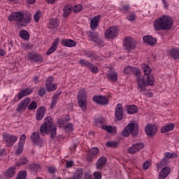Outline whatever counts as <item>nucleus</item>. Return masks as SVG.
Listing matches in <instances>:
<instances>
[{"label": "nucleus", "instance_id": "nucleus-35", "mask_svg": "<svg viewBox=\"0 0 179 179\" xmlns=\"http://www.w3.org/2000/svg\"><path fill=\"white\" fill-rule=\"evenodd\" d=\"M15 170H16V168L15 167H10V169H8L5 174L6 177L7 178H12V177H13L15 174H16Z\"/></svg>", "mask_w": 179, "mask_h": 179}, {"label": "nucleus", "instance_id": "nucleus-37", "mask_svg": "<svg viewBox=\"0 0 179 179\" xmlns=\"http://www.w3.org/2000/svg\"><path fill=\"white\" fill-rule=\"evenodd\" d=\"M64 129L66 134H71L74 129L73 124L71 123H67L66 126H64Z\"/></svg>", "mask_w": 179, "mask_h": 179}, {"label": "nucleus", "instance_id": "nucleus-17", "mask_svg": "<svg viewBox=\"0 0 179 179\" xmlns=\"http://www.w3.org/2000/svg\"><path fill=\"white\" fill-rule=\"evenodd\" d=\"M94 101L101 106H106L108 104V99L106 96H95L93 97Z\"/></svg>", "mask_w": 179, "mask_h": 179}, {"label": "nucleus", "instance_id": "nucleus-21", "mask_svg": "<svg viewBox=\"0 0 179 179\" xmlns=\"http://www.w3.org/2000/svg\"><path fill=\"white\" fill-rule=\"evenodd\" d=\"M101 17L100 15H96L92 18L90 23L92 30H96V29H97V26H99V22H100Z\"/></svg>", "mask_w": 179, "mask_h": 179}, {"label": "nucleus", "instance_id": "nucleus-61", "mask_svg": "<svg viewBox=\"0 0 179 179\" xmlns=\"http://www.w3.org/2000/svg\"><path fill=\"white\" fill-rule=\"evenodd\" d=\"M73 166V161H67L66 162V167H72Z\"/></svg>", "mask_w": 179, "mask_h": 179}, {"label": "nucleus", "instance_id": "nucleus-58", "mask_svg": "<svg viewBox=\"0 0 179 179\" xmlns=\"http://www.w3.org/2000/svg\"><path fill=\"white\" fill-rule=\"evenodd\" d=\"M136 17V16L135 15V14L134 13H131L128 17L127 19L128 20L132 21V20H135V18Z\"/></svg>", "mask_w": 179, "mask_h": 179}, {"label": "nucleus", "instance_id": "nucleus-46", "mask_svg": "<svg viewBox=\"0 0 179 179\" xmlns=\"http://www.w3.org/2000/svg\"><path fill=\"white\" fill-rule=\"evenodd\" d=\"M26 163H27V158L24 157V158H21L19 160V162H17L16 164L17 166H22V164H26Z\"/></svg>", "mask_w": 179, "mask_h": 179}, {"label": "nucleus", "instance_id": "nucleus-20", "mask_svg": "<svg viewBox=\"0 0 179 179\" xmlns=\"http://www.w3.org/2000/svg\"><path fill=\"white\" fill-rule=\"evenodd\" d=\"M143 41L145 44H148V45H155L157 43L156 38H152V36H143Z\"/></svg>", "mask_w": 179, "mask_h": 179}, {"label": "nucleus", "instance_id": "nucleus-30", "mask_svg": "<svg viewBox=\"0 0 179 179\" xmlns=\"http://www.w3.org/2000/svg\"><path fill=\"white\" fill-rule=\"evenodd\" d=\"M78 106L83 111H86V108H87V99H78Z\"/></svg>", "mask_w": 179, "mask_h": 179}, {"label": "nucleus", "instance_id": "nucleus-27", "mask_svg": "<svg viewBox=\"0 0 179 179\" xmlns=\"http://www.w3.org/2000/svg\"><path fill=\"white\" fill-rule=\"evenodd\" d=\"M77 99L78 100H87V91L85 89H81L78 92Z\"/></svg>", "mask_w": 179, "mask_h": 179}, {"label": "nucleus", "instance_id": "nucleus-25", "mask_svg": "<svg viewBox=\"0 0 179 179\" xmlns=\"http://www.w3.org/2000/svg\"><path fill=\"white\" fill-rule=\"evenodd\" d=\"M106 163H107V159L106 157H102L99 158L96 163V169L97 170H102V169L106 166Z\"/></svg>", "mask_w": 179, "mask_h": 179}, {"label": "nucleus", "instance_id": "nucleus-56", "mask_svg": "<svg viewBox=\"0 0 179 179\" xmlns=\"http://www.w3.org/2000/svg\"><path fill=\"white\" fill-rule=\"evenodd\" d=\"M37 54L36 53H29L28 55V58L31 60V61H34V59L36 58V55Z\"/></svg>", "mask_w": 179, "mask_h": 179}, {"label": "nucleus", "instance_id": "nucleus-57", "mask_svg": "<svg viewBox=\"0 0 179 179\" xmlns=\"http://www.w3.org/2000/svg\"><path fill=\"white\" fill-rule=\"evenodd\" d=\"M120 10L121 12H122V13H125V12H127V10H129V6H124L121 8Z\"/></svg>", "mask_w": 179, "mask_h": 179}, {"label": "nucleus", "instance_id": "nucleus-6", "mask_svg": "<svg viewBox=\"0 0 179 179\" xmlns=\"http://www.w3.org/2000/svg\"><path fill=\"white\" fill-rule=\"evenodd\" d=\"M120 29L117 27H110L105 32V37L106 38H114L117 37Z\"/></svg>", "mask_w": 179, "mask_h": 179}, {"label": "nucleus", "instance_id": "nucleus-12", "mask_svg": "<svg viewBox=\"0 0 179 179\" xmlns=\"http://www.w3.org/2000/svg\"><path fill=\"white\" fill-rule=\"evenodd\" d=\"M3 136L4 138V141L6 142L8 146L13 145V143L17 141V136H11L10 134H5L3 135Z\"/></svg>", "mask_w": 179, "mask_h": 179}, {"label": "nucleus", "instance_id": "nucleus-9", "mask_svg": "<svg viewBox=\"0 0 179 179\" xmlns=\"http://www.w3.org/2000/svg\"><path fill=\"white\" fill-rule=\"evenodd\" d=\"M115 115L116 119L119 121H121L122 118H124V108L121 103H118L116 105Z\"/></svg>", "mask_w": 179, "mask_h": 179}, {"label": "nucleus", "instance_id": "nucleus-47", "mask_svg": "<svg viewBox=\"0 0 179 179\" xmlns=\"http://www.w3.org/2000/svg\"><path fill=\"white\" fill-rule=\"evenodd\" d=\"M169 162H167V159H164L161 162L157 165L158 169H161L163 166H167Z\"/></svg>", "mask_w": 179, "mask_h": 179}, {"label": "nucleus", "instance_id": "nucleus-16", "mask_svg": "<svg viewBox=\"0 0 179 179\" xmlns=\"http://www.w3.org/2000/svg\"><path fill=\"white\" fill-rule=\"evenodd\" d=\"M30 100V98H26L25 99H24L17 108V111L18 113H22V111H24V110H26V108H27V106H29Z\"/></svg>", "mask_w": 179, "mask_h": 179}, {"label": "nucleus", "instance_id": "nucleus-52", "mask_svg": "<svg viewBox=\"0 0 179 179\" xmlns=\"http://www.w3.org/2000/svg\"><path fill=\"white\" fill-rule=\"evenodd\" d=\"M23 145L22 144H19L17 151H16V154L17 155H20V153H22L23 152Z\"/></svg>", "mask_w": 179, "mask_h": 179}, {"label": "nucleus", "instance_id": "nucleus-64", "mask_svg": "<svg viewBox=\"0 0 179 179\" xmlns=\"http://www.w3.org/2000/svg\"><path fill=\"white\" fill-rule=\"evenodd\" d=\"M85 179H92V174L90 173H85Z\"/></svg>", "mask_w": 179, "mask_h": 179}, {"label": "nucleus", "instance_id": "nucleus-3", "mask_svg": "<svg viewBox=\"0 0 179 179\" xmlns=\"http://www.w3.org/2000/svg\"><path fill=\"white\" fill-rule=\"evenodd\" d=\"M41 133L42 135L51 134V138L57 136V125L52 124L51 117L45 118V122L41 126Z\"/></svg>", "mask_w": 179, "mask_h": 179}, {"label": "nucleus", "instance_id": "nucleus-62", "mask_svg": "<svg viewBox=\"0 0 179 179\" xmlns=\"http://www.w3.org/2000/svg\"><path fill=\"white\" fill-rule=\"evenodd\" d=\"M39 94H40V96H44V94H45V90H44V89L40 90Z\"/></svg>", "mask_w": 179, "mask_h": 179}, {"label": "nucleus", "instance_id": "nucleus-39", "mask_svg": "<svg viewBox=\"0 0 179 179\" xmlns=\"http://www.w3.org/2000/svg\"><path fill=\"white\" fill-rule=\"evenodd\" d=\"M27 177V172L26 171H21L18 173V176L16 179H26Z\"/></svg>", "mask_w": 179, "mask_h": 179}, {"label": "nucleus", "instance_id": "nucleus-7", "mask_svg": "<svg viewBox=\"0 0 179 179\" xmlns=\"http://www.w3.org/2000/svg\"><path fill=\"white\" fill-rule=\"evenodd\" d=\"M143 148H145V145L143 143H138L129 148L127 149V152L129 153V155H134L137 152H139V150H141V149H143Z\"/></svg>", "mask_w": 179, "mask_h": 179}, {"label": "nucleus", "instance_id": "nucleus-22", "mask_svg": "<svg viewBox=\"0 0 179 179\" xmlns=\"http://www.w3.org/2000/svg\"><path fill=\"white\" fill-rule=\"evenodd\" d=\"M62 45L69 48L76 47V41L71 39H63L62 41Z\"/></svg>", "mask_w": 179, "mask_h": 179}, {"label": "nucleus", "instance_id": "nucleus-42", "mask_svg": "<svg viewBox=\"0 0 179 179\" xmlns=\"http://www.w3.org/2000/svg\"><path fill=\"white\" fill-rule=\"evenodd\" d=\"M164 156L166 159H176L177 157V154L171 152H165Z\"/></svg>", "mask_w": 179, "mask_h": 179}, {"label": "nucleus", "instance_id": "nucleus-24", "mask_svg": "<svg viewBox=\"0 0 179 179\" xmlns=\"http://www.w3.org/2000/svg\"><path fill=\"white\" fill-rule=\"evenodd\" d=\"M174 127H176L174 123H169L161 129V132L162 134H166V132H170V131H173L174 129Z\"/></svg>", "mask_w": 179, "mask_h": 179}, {"label": "nucleus", "instance_id": "nucleus-26", "mask_svg": "<svg viewBox=\"0 0 179 179\" xmlns=\"http://www.w3.org/2000/svg\"><path fill=\"white\" fill-rule=\"evenodd\" d=\"M32 92L33 89L31 88H27L25 90H23L18 94V99H23V97H25V96H29V94H31Z\"/></svg>", "mask_w": 179, "mask_h": 179}, {"label": "nucleus", "instance_id": "nucleus-55", "mask_svg": "<svg viewBox=\"0 0 179 179\" xmlns=\"http://www.w3.org/2000/svg\"><path fill=\"white\" fill-rule=\"evenodd\" d=\"M94 179H101V173H100V172L96 171L94 173Z\"/></svg>", "mask_w": 179, "mask_h": 179}, {"label": "nucleus", "instance_id": "nucleus-51", "mask_svg": "<svg viewBox=\"0 0 179 179\" xmlns=\"http://www.w3.org/2000/svg\"><path fill=\"white\" fill-rule=\"evenodd\" d=\"M25 142H26V135L22 134L20 138L19 144L24 145Z\"/></svg>", "mask_w": 179, "mask_h": 179}, {"label": "nucleus", "instance_id": "nucleus-10", "mask_svg": "<svg viewBox=\"0 0 179 179\" xmlns=\"http://www.w3.org/2000/svg\"><path fill=\"white\" fill-rule=\"evenodd\" d=\"M52 82H54V78L52 76L46 80L45 86L48 92H54V90H57V83Z\"/></svg>", "mask_w": 179, "mask_h": 179}, {"label": "nucleus", "instance_id": "nucleus-36", "mask_svg": "<svg viewBox=\"0 0 179 179\" xmlns=\"http://www.w3.org/2000/svg\"><path fill=\"white\" fill-rule=\"evenodd\" d=\"M19 36L23 40H29L30 38V35L29 32L26 30H22L19 32Z\"/></svg>", "mask_w": 179, "mask_h": 179}, {"label": "nucleus", "instance_id": "nucleus-34", "mask_svg": "<svg viewBox=\"0 0 179 179\" xmlns=\"http://www.w3.org/2000/svg\"><path fill=\"white\" fill-rule=\"evenodd\" d=\"M73 10V8L72 6L70 4H68L66 6H65V7L64 8V17H68V16L69 15H71V13Z\"/></svg>", "mask_w": 179, "mask_h": 179}, {"label": "nucleus", "instance_id": "nucleus-59", "mask_svg": "<svg viewBox=\"0 0 179 179\" xmlns=\"http://www.w3.org/2000/svg\"><path fill=\"white\" fill-rule=\"evenodd\" d=\"M48 171L50 173H52V174H54V173H57V169H55V167L50 166L48 169Z\"/></svg>", "mask_w": 179, "mask_h": 179}, {"label": "nucleus", "instance_id": "nucleus-41", "mask_svg": "<svg viewBox=\"0 0 179 179\" xmlns=\"http://www.w3.org/2000/svg\"><path fill=\"white\" fill-rule=\"evenodd\" d=\"M88 69L92 73H97L99 72V68L92 64H90V66H88Z\"/></svg>", "mask_w": 179, "mask_h": 179}, {"label": "nucleus", "instance_id": "nucleus-38", "mask_svg": "<svg viewBox=\"0 0 179 179\" xmlns=\"http://www.w3.org/2000/svg\"><path fill=\"white\" fill-rule=\"evenodd\" d=\"M108 78L110 80L115 81L117 80V79H118V75L117 74V73L112 71L108 74Z\"/></svg>", "mask_w": 179, "mask_h": 179}, {"label": "nucleus", "instance_id": "nucleus-48", "mask_svg": "<svg viewBox=\"0 0 179 179\" xmlns=\"http://www.w3.org/2000/svg\"><path fill=\"white\" fill-rule=\"evenodd\" d=\"M80 64L81 66L84 65V66H86L87 68H89L91 63L85 60V59H80Z\"/></svg>", "mask_w": 179, "mask_h": 179}, {"label": "nucleus", "instance_id": "nucleus-53", "mask_svg": "<svg viewBox=\"0 0 179 179\" xmlns=\"http://www.w3.org/2000/svg\"><path fill=\"white\" fill-rule=\"evenodd\" d=\"M34 61L35 62H41V61H43V57H41V55H36L35 56V59H34Z\"/></svg>", "mask_w": 179, "mask_h": 179}, {"label": "nucleus", "instance_id": "nucleus-19", "mask_svg": "<svg viewBox=\"0 0 179 179\" xmlns=\"http://www.w3.org/2000/svg\"><path fill=\"white\" fill-rule=\"evenodd\" d=\"M170 171H171L170 167H169V166L164 167L160 171L158 178L159 179L167 178L169 174H170Z\"/></svg>", "mask_w": 179, "mask_h": 179}, {"label": "nucleus", "instance_id": "nucleus-11", "mask_svg": "<svg viewBox=\"0 0 179 179\" xmlns=\"http://www.w3.org/2000/svg\"><path fill=\"white\" fill-rule=\"evenodd\" d=\"M136 43L133 38L127 37L124 40V47L128 51H131V50H134L135 48Z\"/></svg>", "mask_w": 179, "mask_h": 179}, {"label": "nucleus", "instance_id": "nucleus-54", "mask_svg": "<svg viewBox=\"0 0 179 179\" xmlns=\"http://www.w3.org/2000/svg\"><path fill=\"white\" fill-rule=\"evenodd\" d=\"M57 96H55L52 100V103L50 105L51 108L55 107V104H57Z\"/></svg>", "mask_w": 179, "mask_h": 179}, {"label": "nucleus", "instance_id": "nucleus-23", "mask_svg": "<svg viewBox=\"0 0 179 179\" xmlns=\"http://www.w3.org/2000/svg\"><path fill=\"white\" fill-rule=\"evenodd\" d=\"M99 154V148H92L87 156V162H92L93 157Z\"/></svg>", "mask_w": 179, "mask_h": 179}, {"label": "nucleus", "instance_id": "nucleus-28", "mask_svg": "<svg viewBox=\"0 0 179 179\" xmlns=\"http://www.w3.org/2000/svg\"><path fill=\"white\" fill-rule=\"evenodd\" d=\"M102 129H104V131H106V132H108V134H117L116 127L103 125Z\"/></svg>", "mask_w": 179, "mask_h": 179}, {"label": "nucleus", "instance_id": "nucleus-2", "mask_svg": "<svg viewBox=\"0 0 179 179\" xmlns=\"http://www.w3.org/2000/svg\"><path fill=\"white\" fill-rule=\"evenodd\" d=\"M173 26V18L169 15H162L154 22L155 30H169Z\"/></svg>", "mask_w": 179, "mask_h": 179}, {"label": "nucleus", "instance_id": "nucleus-18", "mask_svg": "<svg viewBox=\"0 0 179 179\" xmlns=\"http://www.w3.org/2000/svg\"><path fill=\"white\" fill-rule=\"evenodd\" d=\"M58 44H59V38H57L55 40L52 46L48 50L46 55H51L52 52H55L57 48H58Z\"/></svg>", "mask_w": 179, "mask_h": 179}, {"label": "nucleus", "instance_id": "nucleus-60", "mask_svg": "<svg viewBox=\"0 0 179 179\" xmlns=\"http://www.w3.org/2000/svg\"><path fill=\"white\" fill-rule=\"evenodd\" d=\"M31 166V170H37V169H40V166L38 165L32 164Z\"/></svg>", "mask_w": 179, "mask_h": 179}, {"label": "nucleus", "instance_id": "nucleus-4", "mask_svg": "<svg viewBox=\"0 0 179 179\" xmlns=\"http://www.w3.org/2000/svg\"><path fill=\"white\" fill-rule=\"evenodd\" d=\"M138 89L140 92H145L146 86H153L155 83V78L153 76H139L136 78Z\"/></svg>", "mask_w": 179, "mask_h": 179}, {"label": "nucleus", "instance_id": "nucleus-1", "mask_svg": "<svg viewBox=\"0 0 179 179\" xmlns=\"http://www.w3.org/2000/svg\"><path fill=\"white\" fill-rule=\"evenodd\" d=\"M8 19L10 22L15 20L20 23L21 26H27L31 22V14L23 12L13 13L8 15Z\"/></svg>", "mask_w": 179, "mask_h": 179}, {"label": "nucleus", "instance_id": "nucleus-14", "mask_svg": "<svg viewBox=\"0 0 179 179\" xmlns=\"http://www.w3.org/2000/svg\"><path fill=\"white\" fill-rule=\"evenodd\" d=\"M31 139L34 142L35 145H38V146H43L44 141L43 139L40 138V135L37 132H34L31 136Z\"/></svg>", "mask_w": 179, "mask_h": 179}, {"label": "nucleus", "instance_id": "nucleus-31", "mask_svg": "<svg viewBox=\"0 0 179 179\" xmlns=\"http://www.w3.org/2000/svg\"><path fill=\"white\" fill-rule=\"evenodd\" d=\"M169 54L174 59H179V48L171 49L169 50Z\"/></svg>", "mask_w": 179, "mask_h": 179}, {"label": "nucleus", "instance_id": "nucleus-8", "mask_svg": "<svg viewBox=\"0 0 179 179\" xmlns=\"http://www.w3.org/2000/svg\"><path fill=\"white\" fill-rule=\"evenodd\" d=\"M145 134L148 136H155L157 132V127L155 124H148L145 128Z\"/></svg>", "mask_w": 179, "mask_h": 179}, {"label": "nucleus", "instance_id": "nucleus-44", "mask_svg": "<svg viewBox=\"0 0 179 179\" xmlns=\"http://www.w3.org/2000/svg\"><path fill=\"white\" fill-rule=\"evenodd\" d=\"M37 108V102L31 101L28 106L29 110H36Z\"/></svg>", "mask_w": 179, "mask_h": 179}, {"label": "nucleus", "instance_id": "nucleus-29", "mask_svg": "<svg viewBox=\"0 0 179 179\" xmlns=\"http://www.w3.org/2000/svg\"><path fill=\"white\" fill-rule=\"evenodd\" d=\"M142 69H143V72L144 73V75H145L146 76H149V75L152 73V69L150 68V66H148V64H145V63L143 64Z\"/></svg>", "mask_w": 179, "mask_h": 179}, {"label": "nucleus", "instance_id": "nucleus-32", "mask_svg": "<svg viewBox=\"0 0 179 179\" xmlns=\"http://www.w3.org/2000/svg\"><path fill=\"white\" fill-rule=\"evenodd\" d=\"M48 27L51 29H57V27H58V20L57 18L50 20Z\"/></svg>", "mask_w": 179, "mask_h": 179}, {"label": "nucleus", "instance_id": "nucleus-63", "mask_svg": "<svg viewBox=\"0 0 179 179\" xmlns=\"http://www.w3.org/2000/svg\"><path fill=\"white\" fill-rule=\"evenodd\" d=\"M162 3L164 8H169V3L166 0H162Z\"/></svg>", "mask_w": 179, "mask_h": 179}, {"label": "nucleus", "instance_id": "nucleus-49", "mask_svg": "<svg viewBox=\"0 0 179 179\" xmlns=\"http://www.w3.org/2000/svg\"><path fill=\"white\" fill-rule=\"evenodd\" d=\"M152 166V161L150 160H147L144 164H143V170H148L149 169V166Z\"/></svg>", "mask_w": 179, "mask_h": 179}, {"label": "nucleus", "instance_id": "nucleus-43", "mask_svg": "<svg viewBox=\"0 0 179 179\" xmlns=\"http://www.w3.org/2000/svg\"><path fill=\"white\" fill-rule=\"evenodd\" d=\"M41 17V11L38 10L34 15V22H36V23H38V20H40Z\"/></svg>", "mask_w": 179, "mask_h": 179}, {"label": "nucleus", "instance_id": "nucleus-33", "mask_svg": "<svg viewBox=\"0 0 179 179\" xmlns=\"http://www.w3.org/2000/svg\"><path fill=\"white\" fill-rule=\"evenodd\" d=\"M126 110L129 114H135L138 111V107L135 105H129L126 106Z\"/></svg>", "mask_w": 179, "mask_h": 179}, {"label": "nucleus", "instance_id": "nucleus-13", "mask_svg": "<svg viewBox=\"0 0 179 179\" xmlns=\"http://www.w3.org/2000/svg\"><path fill=\"white\" fill-rule=\"evenodd\" d=\"M124 73H126V75H131V73H134L138 78L141 73V70L138 68L133 69L132 66H127L124 69Z\"/></svg>", "mask_w": 179, "mask_h": 179}, {"label": "nucleus", "instance_id": "nucleus-15", "mask_svg": "<svg viewBox=\"0 0 179 179\" xmlns=\"http://www.w3.org/2000/svg\"><path fill=\"white\" fill-rule=\"evenodd\" d=\"M45 107L41 106L36 110V119L37 121H41L45 116Z\"/></svg>", "mask_w": 179, "mask_h": 179}, {"label": "nucleus", "instance_id": "nucleus-45", "mask_svg": "<svg viewBox=\"0 0 179 179\" xmlns=\"http://www.w3.org/2000/svg\"><path fill=\"white\" fill-rule=\"evenodd\" d=\"M117 145H118V143L115 141H108L106 143V146L108 148H115V146H117Z\"/></svg>", "mask_w": 179, "mask_h": 179}, {"label": "nucleus", "instance_id": "nucleus-50", "mask_svg": "<svg viewBox=\"0 0 179 179\" xmlns=\"http://www.w3.org/2000/svg\"><path fill=\"white\" fill-rule=\"evenodd\" d=\"M66 124H67L66 120H58V124H59V127H60V128H64Z\"/></svg>", "mask_w": 179, "mask_h": 179}, {"label": "nucleus", "instance_id": "nucleus-40", "mask_svg": "<svg viewBox=\"0 0 179 179\" xmlns=\"http://www.w3.org/2000/svg\"><path fill=\"white\" fill-rule=\"evenodd\" d=\"M83 9V6L80 4H78L73 8V12H74V13H79V12H81Z\"/></svg>", "mask_w": 179, "mask_h": 179}, {"label": "nucleus", "instance_id": "nucleus-5", "mask_svg": "<svg viewBox=\"0 0 179 179\" xmlns=\"http://www.w3.org/2000/svg\"><path fill=\"white\" fill-rule=\"evenodd\" d=\"M138 124L135 122L129 123L127 127L122 131L123 136H129L131 134H133L134 136L138 135Z\"/></svg>", "mask_w": 179, "mask_h": 179}]
</instances>
